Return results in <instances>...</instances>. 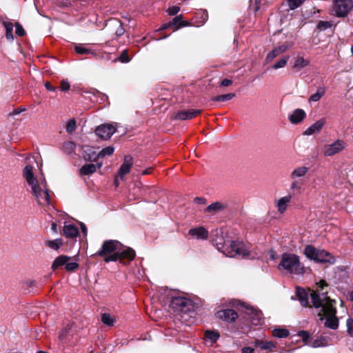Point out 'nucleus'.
<instances>
[{
  "label": "nucleus",
  "instance_id": "nucleus-1",
  "mask_svg": "<svg viewBox=\"0 0 353 353\" xmlns=\"http://www.w3.org/2000/svg\"><path fill=\"white\" fill-rule=\"evenodd\" d=\"M316 285L317 291H312L310 294L313 306L320 309L318 316L321 321L325 319V326L336 330L339 326V320L336 316V301L327 296V292H323L324 288L327 286L325 281L321 280Z\"/></svg>",
  "mask_w": 353,
  "mask_h": 353
},
{
  "label": "nucleus",
  "instance_id": "nucleus-2",
  "mask_svg": "<svg viewBox=\"0 0 353 353\" xmlns=\"http://www.w3.org/2000/svg\"><path fill=\"white\" fill-rule=\"evenodd\" d=\"M41 156H29L27 159L28 164L24 167L22 176L30 188V192L40 205H50L49 190L47 182L43 176H35L33 170L34 165H38Z\"/></svg>",
  "mask_w": 353,
  "mask_h": 353
},
{
  "label": "nucleus",
  "instance_id": "nucleus-3",
  "mask_svg": "<svg viewBox=\"0 0 353 353\" xmlns=\"http://www.w3.org/2000/svg\"><path fill=\"white\" fill-rule=\"evenodd\" d=\"M96 255L103 258L105 262L120 261L123 263L132 261L135 256L133 249L123 245L116 240H107Z\"/></svg>",
  "mask_w": 353,
  "mask_h": 353
},
{
  "label": "nucleus",
  "instance_id": "nucleus-4",
  "mask_svg": "<svg viewBox=\"0 0 353 353\" xmlns=\"http://www.w3.org/2000/svg\"><path fill=\"white\" fill-rule=\"evenodd\" d=\"M279 270H284L288 274L302 275L305 273V267L300 261V257L293 253L285 252L281 256L278 265Z\"/></svg>",
  "mask_w": 353,
  "mask_h": 353
},
{
  "label": "nucleus",
  "instance_id": "nucleus-5",
  "mask_svg": "<svg viewBox=\"0 0 353 353\" xmlns=\"http://www.w3.org/2000/svg\"><path fill=\"white\" fill-rule=\"evenodd\" d=\"M217 248L225 256L229 257H242L246 258L250 256L249 252L241 241H232L230 247L225 248L224 245L219 246L217 244Z\"/></svg>",
  "mask_w": 353,
  "mask_h": 353
},
{
  "label": "nucleus",
  "instance_id": "nucleus-6",
  "mask_svg": "<svg viewBox=\"0 0 353 353\" xmlns=\"http://www.w3.org/2000/svg\"><path fill=\"white\" fill-rule=\"evenodd\" d=\"M304 254L308 259L316 262L330 263L334 262V259L328 252L324 250H318L312 245H307Z\"/></svg>",
  "mask_w": 353,
  "mask_h": 353
},
{
  "label": "nucleus",
  "instance_id": "nucleus-7",
  "mask_svg": "<svg viewBox=\"0 0 353 353\" xmlns=\"http://www.w3.org/2000/svg\"><path fill=\"white\" fill-rule=\"evenodd\" d=\"M230 304L233 307H241L244 308V312L249 316V319L252 323V324L254 325H258L261 323L262 321V313L261 311L257 310L253 308L251 306L246 305L244 303H241L238 300H232L230 302Z\"/></svg>",
  "mask_w": 353,
  "mask_h": 353
},
{
  "label": "nucleus",
  "instance_id": "nucleus-8",
  "mask_svg": "<svg viewBox=\"0 0 353 353\" xmlns=\"http://www.w3.org/2000/svg\"><path fill=\"white\" fill-rule=\"evenodd\" d=\"M170 307L176 312L186 313L193 310L192 301L183 296L173 297L170 302Z\"/></svg>",
  "mask_w": 353,
  "mask_h": 353
},
{
  "label": "nucleus",
  "instance_id": "nucleus-9",
  "mask_svg": "<svg viewBox=\"0 0 353 353\" xmlns=\"http://www.w3.org/2000/svg\"><path fill=\"white\" fill-rule=\"evenodd\" d=\"M352 7V0H335L333 11L337 17H345L348 14Z\"/></svg>",
  "mask_w": 353,
  "mask_h": 353
},
{
  "label": "nucleus",
  "instance_id": "nucleus-10",
  "mask_svg": "<svg viewBox=\"0 0 353 353\" xmlns=\"http://www.w3.org/2000/svg\"><path fill=\"white\" fill-rule=\"evenodd\" d=\"M116 132V127L112 124L105 123L99 125L96 130V134L103 140L109 139Z\"/></svg>",
  "mask_w": 353,
  "mask_h": 353
},
{
  "label": "nucleus",
  "instance_id": "nucleus-11",
  "mask_svg": "<svg viewBox=\"0 0 353 353\" xmlns=\"http://www.w3.org/2000/svg\"><path fill=\"white\" fill-rule=\"evenodd\" d=\"M293 46L292 41H287L281 45H279L269 52L265 57V62L270 63L276 57L284 53L288 50Z\"/></svg>",
  "mask_w": 353,
  "mask_h": 353
},
{
  "label": "nucleus",
  "instance_id": "nucleus-12",
  "mask_svg": "<svg viewBox=\"0 0 353 353\" xmlns=\"http://www.w3.org/2000/svg\"><path fill=\"white\" fill-rule=\"evenodd\" d=\"M132 164L133 159L132 156H125L124 161L119 170L118 175L114 179V183L117 186L119 185V178L123 180V176L130 172Z\"/></svg>",
  "mask_w": 353,
  "mask_h": 353
},
{
  "label": "nucleus",
  "instance_id": "nucleus-13",
  "mask_svg": "<svg viewBox=\"0 0 353 353\" xmlns=\"http://www.w3.org/2000/svg\"><path fill=\"white\" fill-rule=\"evenodd\" d=\"M346 143L341 139H338L334 143L325 145L324 147L325 154H335L342 152L346 147Z\"/></svg>",
  "mask_w": 353,
  "mask_h": 353
},
{
  "label": "nucleus",
  "instance_id": "nucleus-14",
  "mask_svg": "<svg viewBox=\"0 0 353 353\" xmlns=\"http://www.w3.org/2000/svg\"><path fill=\"white\" fill-rule=\"evenodd\" d=\"M216 316L228 323H233L238 318L237 312L232 309L221 310L216 313Z\"/></svg>",
  "mask_w": 353,
  "mask_h": 353
},
{
  "label": "nucleus",
  "instance_id": "nucleus-15",
  "mask_svg": "<svg viewBox=\"0 0 353 353\" xmlns=\"http://www.w3.org/2000/svg\"><path fill=\"white\" fill-rule=\"evenodd\" d=\"M326 123L325 118H321L307 128L303 133V135L310 136L321 132Z\"/></svg>",
  "mask_w": 353,
  "mask_h": 353
},
{
  "label": "nucleus",
  "instance_id": "nucleus-16",
  "mask_svg": "<svg viewBox=\"0 0 353 353\" xmlns=\"http://www.w3.org/2000/svg\"><path fill=\"white\" fill-rule=\"evenodd\" d=\"M306 118V113L303 109L294 110L288 117L292 124H299Z\"/></svg>",
  "mask_w": 353,
  "mask_h": 353
},
{
  "label": "nucleus",
  "instance_id": "nucleus-17",
  "mask_svg": "<svg viewBox=\"0 0 353 353\" xmlns=\"http://www.w3.org/2000/svg\"><path fill=\"white\" fill-rule=\"evenodd\" d=\"M73 325H68L67 326L64 327L61 332L59 333V339L62 343H67L70 342V336L73 335V333L74 330L72 329Z\"/></svg>",
  "mask_w": 353,
  "mask_h": 353
},
{
  "label": "nucleus",
  "instance_id": "nucleus-18",
  "mask_svg": "<svg viewBox=\"0 0 353 353\" xmlns=\"http://www.w3.org/2000/svg\"><path fill=\"white\" fill-rule=\"evenodd\" d=\"M291 200H292V195L288 194L285 196L280 198L276 201L277 210L280 214H283L285 212Z\"/></svg>",
  "mask_w": 353,
  "mask_h": 353
},
{
  "label": "nucleus",
  "instance_id": "nucleus-19",
  "mask_svg": "<svg viewBox=\"0 0 353 353\" xmlns=\"http://www.w3.org/2000/svg\"><path fill=\"white\" fill-rule=\"evenodd\" d=\"M189 234L201 240L207 239L208 236V232L203 227L190 229L189 230Z\"/></svg>",
  "mask_w": 353,
  "mask_h": 353
},
{
  "label": "nucleus",
  "instance_id": "nucleus-20",
  "mask_svg": "<svg viewBox=\"0 0 353 353\" xmlns=\"http://www.w3.org/2000/svg\"><path fill=\"white\" fill-rule=\"evenodd\" d=\"M200 112L201 110H183L176 114V118L181 120L191 119L200 114Z\"/></svg>",
  "mask_w": 353,
  "mask_h": 353
},
{
  "label": "nucleus",
  "instance_id": "nucleus-21",
  "mask_svg": "<svg viewBox=\"0 0 353 353\" xmlns=\"http://www.w3.org/2000/svg\"><path fill=\"white\" fill-rule=\"evenodd\" d=\"M307 344L312 347L316 348L327 346L328 345V341L325 336H320L316 339H312Z\"/></svg>",
  "mask_w": 353,
  "mask_h": 353
},
{
  "label": "nucleus",
  "instance_id": "nucleus-22",
  "mask_svg": "<svg viewBox=\"0 0 353 353\" xmlns=\"http://www.w3.org/2000/svg\"><path fill=\"white\" fill-rule=\"evenodd\" d=\"M102 165V163H98L97 165L93 163L85 164L80 169V174L81 175H89L94 173L97 168H100Z\"/></svg>",
  "mask_w": 353,
  "mask_h": 353
},
{
  "label": "nucleus",
  "instance_id": "nucleus-23",
  "mask_svg": "<svg viewBox=\"0 0 353 353\" xmlns=\"http://www.w3.org/2000/svg\"><path fill=\"white\" fill-rule=\"evenodd\" d=\"M63 230V234L68 238H75L79 234L77 228L72 224L65 225Z\"/></svg>",
  "mask_w": 353,
  "mask_h": 353
},
{
  "label": "nucleus",
  "instance_id": "nucleus-24",
  "mask_svg": "<svg viewBox=\"0 0 353 353\" xmlns=\"http://www.w3.org/2000/svg\"><path fill=\"white\" fill-rule=\"evenodd\" d=\"M296 296L298 297V299L299 300L301 304L303 307H306L308 305V304H309L308 296H307L306 291L304 289L301 288H297L296 290Z\"/></svg>",
  "mask_w": 353,
  "mask_h": 353
},
{
  "label": "nucleus",
  "instance_id": "nucleus-25",
  "mask_svg": "<svg viewBox=\"0 0 353 353\" xmlns=\"http://www.w3.org/2000/svg\"><path fill=\"white\" fill-rule=\"evenodd\" d=\"M69 260H70V257L65 255H61L57 257L52 264V269L54 270L63 265L65 267L66 262H68Z\"/></svg>",
  "mask_w": 353,
  "mask_h": 353
},
{
  "label": "nucleus",
  "instance_id": "nucleus-26",
  "mask_svg": "<svg viewBox=\"0 0 353 353\" xmlns=\"http://www.w3.org/2000/svg\"><path fill=\"white\" fill-rule=\"evenodd\" d=\"M310 63V61L308 59H305L303 57L298 55L294 59L293 68L300 70L307 66Z\"/></svg>",
  "mask_w": 353,
  "mask_h": 353
},
{
  "label": "nucleus",
  "instance_id": "nucleus-27",
  "mask_svg": "<svg viewBox=\"0 0 353 353\" xmlns=\"http://www.w3.org/2000/svg\"><path fill=\"white\" fill-rule=\"evenodd\" d=\"M111 27L114 30V34L117 37H120L124 34V29L122 26V23L119 20H112L110 22Z\"/></svg>",
  "mask_w": 353,
  "mask_h": 353
},
{
  "label": "nucleus",
  "instance_id": "nucleus-28",
  "mask_svg": "<svg viewBox=\"0 0 353 353\" xmlns=\"http://www.w3.org/2000/svg\"><path fill=\"white\" fill-rule=\"evenodd\" d=\"M325 89L324 87H319L315 93L312 94L310 99V102H316L325 94Z\"/></svg>",
  "mask_w": 353,
  "mask_h": 353
},
{
  "label": "nucleus",
  "instance_id": "nucleus-29",
  "mask_svg": "<svg viewBox=\"0 0 353 353\" xmlns=\"http://www.w3.org/2000/svg\"><path fill=\"white\" fill-rule=\"evenodd\" d=\"M3 26L6 28V37L8 40H13L14 37L12 34L13 24L10 21H3Z\"/></svg>",
  "mask_w": 353,
  "mask_h": 353
},
{
  "label": "nucleus",
  "instance_id": "nucleus-30",
  "mask_svg": "<svg viewBox=\"0 0 353 353\" xmlns=\"http://www.w3.org/2000/svg\"><path fill=\"white\" fill-rule=\"evenodd\" d=\"M63 242L61 239H57L52 241H47L46 242V245L54 250H59Z\"/></svg>",
  "mask_w": 353,
  "mask_h": 353
},
{
  "label": "nucleus",
  "instance_id": "nucleus-31",
  "mask_svg": "<svg viewBox=\"0 0 353 353\" xmlns=\"http://www.w3.org/2000/svg\"><path fill=\"white\" fill-rule=\"evenodd\" d=\"M274 336L277 338H285L289 335V331L284 328H274L272 331Z\"/></svg>",
  "mask_w": 353,
  "mask_h": 353
},
{
  "label": "nucleus",
  "instance_id": "nucleus-32",
  "mask_svg": "<svg viewBox=\"0 0 353 353\" xmlns=\"http://www.w3.org/2000/svg\"><path fill=\"white\" fill-rule=\"evenodd\" d=\"M308 171V168L302 166L296 168L293 170L291 174V176L293 178L303 176Z\"/></svg>",
  "mask_w": 353,
  "mask_h": 353
},
{
  "label": "nucleus",
  "instance_id": "nucleus-33",
  "mask_svg": "<svg viewBox=\"0 0 353 353\" xmlns=\"http://www.w3.org/2000/svg\"><path fill=\"white\" fill-rule=\"evenodd\" d=\"M290 59V57L289 56H284L282 58H281L280 59H279L272 66V68L274 69V70H278V69H280V68H284L288 60Z\"/></svg>",
  "mask_w": 353,
  "mask_h": 353
},
{
  "label": "nucleus",
  "instance_id": "nucleus-34",
  "mask_svg": "<svg viewBox=\"0 0 353 353\" xmlns=\"http://www.w3.org/2000/svg\"><path fill=\"white\" fill-rule=\"evenodd\" d=\"M66 132L69 134H72L77 129V123L74 119L68 121L65 126Z\"/></svg>",
  "mask_w": 353,
  "mask_h": 353
},
{
  "label": "nucleus",
  "instance_id": "nucleus-35",
  "mask_svg": "<svg viewBox=\"0 0 353 353\" xmlns=\"http://www.w3.org/2000/svg\"><path fill=\"white\" fill-rule=\"evenodd\" d=\"M76 144L72 141H68L63 144V150L64 152L70 154L75 152Z\"/></svg>",
  "mask_w": 353,
  "mask_h": 353
},
{
  "label": "nucleus",
  "instance_id": "nucleus-36",
  "mask_svg": "<svg viewBox=\"0 0 353 353\" xmlns=\"http://www.w3.org/2000/svg\"><path fill=\"white\" fill-rule=\"evenodd\" d=\"M75 52L79 54H92L91 50L84 47L82 44H77L74 47Z\"/></svg>",
  "mask_w": 353,
  "mask_h": 353
},
{
  "label": "nucleus",
  "instance_id": "nucleus-37",
  "mask_svg": "<svg viewBox=\"0 0 353 353\" xmlns=\"http://www.w3.org/2000/svg\"><path fill=\"white\" fill-rule=\"evenodd\" d=\"M234 97H235L234 94L229 93V94H222V95H219V96L214 97L212 98V100L215 101H225L231 100Z\"/></svg>",
  "mask_w": 353,
  "mask_h": 353
},
{
  "label": "nucleus",
  "instance_id": "nucleus-38",
  "mask_svg": "<svg viewBox=\"0 0 353 353\" xmlns=\"http://www.w3.org/2000/svg\"><path fill=\"white\" fill-rule=\"evenodd\" d=\"M205 338L212 343L216 342L219 338V334L217 332L208 330L205 332Z\"/></svg>",
  "mask_w": 353,
  "mask_h": 353
},
{
  "label": "nucleus",
  "instance_id": "nucleus-39",
  "mask_svg": "<svg viewBox=\"0 0 353 353\" xmlns=\"http://www.w3.org/2000/svg\"><path fill=\"white\" fill-rule=\"evenodd\" d=\"M172 26H177L178 27L176 28L177 30L180 27H183L186 26V23L183 21H182V15H178L175 17L172 21H171Z\"/></svg>",
  "mask_w": 353,
  "mask_h": 353
},
{
  "label": "nucleus",
  "instance_id": "nucleus-40",
  "mask_svg": "<svg viewBox=\"0 0 353 353\" xmlns=\"http://www.w3.org/2000/svg\"><path fill=\"white\" fill-rule=\"evenodd\" d=\"M101 321L108 326L113 325L114 323V319L112 318V316L109 314H103L101 316Z\"/></svg>",
  "mask_w": 353,
  "mask_h": 353
},
{
  "label": "nucleus",
  "instance_id": "nucleus-41",
  "mask_svg": "<svg viewBox=\"0 0 353 353\" xmlns=\"http://www.w3.org/2000/svg\"><path fill=\"white\" fill-rule=\"evenodd\" d=\"M222 208H223V206H222L221 203H220L219 202H215V203L210 204L207 208V211L208 212H217V211L220 210Z\"/></svg>",
  "mask_w": 353,
  "mask_h": 353
},
{
  "label": "nucleus",
  "instance_id": "nucleus-42",
  "mask_svg": "<svg viewBox=\"0 0 353 353\" xmlns=\"http://www.w3.org/2000/svg\"><path fill=\"white\" fill-rule=\"evenodd\" d=\"M288 6L290 10H294L300 6L302 3L301 0H286Z\"/></svg>",
  "mask_w": 353,
  "mask_h": 353
},
{
  "label": "nucleus",
  "instance_id": "nucleus-43",
  "mask_svg": "<svg viewBox=\"0 0 353 353\" xmlns=\"http://www.w3.org/2000/svg\"><path fill=\"white\" fill-rule=\"evenodd\" d=\"M79 267V265L75 261H70V260L66 262L64 269L68 272H72Z\"/></svg>",
  "mask_w": 353,
  "mask_h": 353
},
{
  "label": "nucleus",
  "instance_id": "nucleus-44",
  "mask_svg": "<svg viewBox=\"0 0 353 353\" xmlns=\"http://www.w3.org/2000/svg\"><path fill=\"white\" fill-rule=\"evenodd\" d=\"M302 185V182L299 181H294L290 185V189L293 190L295 193H299L301 192Z\"/></svg>",
  "mask_w": 353,
  "mask_h": 353
},
{
  "label": "nucleus",
  "instance_id": "nucleus-45",
  "mask_svg": "<svg viewBox=\"0 0 353 353\" xmlns=\"http://www.w3.org/2000/svg\"><path fill=\"white\" fill-rule=\"evenodd\" d=\"M331 27V23L327 21H321L317 26V28L319 30H325Z\"/></svg>",
  "mask_w": 353,
  "mask_h": 353
},
{
  "label": "nucleus",
  "instance_id": "nucleus-46",
  "mask_svg": "<svg viewBox=\"0 0 353 353\" xmlns=\"http://www.w3.org/2000/svg\"><path fill=\"white\" fill-rule=\"evenodd\" d=\"M118 60L122 63H128L130 61V58L128 57V53L126 50H123L119 57L118 58Z\"/></svg>",
  "mask_w": 353,
  "mask_h": 353
},
{
  "label": "nucleus",
  "instance_id": "nucleus-47",
  "mask_svg": "<svg viewBox=\"0 0 353 353\" xmlns=\"http://www.w3.org/2000/svg\"><path fill=\"white\" fill-rule=\"evenodd\" d=\"M70 85L68 80L63 79L61 81L60 89L61 91H63V92L68 91L70 90Z\"/></svg>",
  "mask_w": 353,
  "mask_h": 353
},
{
  "label": "nucleus",
  "instance_id": "nucleus-48",
  "mask_svg": "<svg viewBox=\"0 0 353 353\" xmlns=\"http://www.w3.org/2000/svg\"><path fill=\"white\" fill-rule=\"evenodd\" d=\"M114 149L112 146H108L101 150L98 154H112Z\"/></svg>",
  "mask_w": 353,
  "mask_h": 353
},
{
  "label": "nucleus",
  "instance_id": "nucleus-49",
  "mask_svg": "<svg viewBox=\"0 0 353 353\" xmlns=\"http://www.w3.org/2000/svg\"><path fill=\"white\" fill-rule=\"evenodd\" d=\"M275 347V345L272 341H265L263 343L261 349L270 350Z\"/></svg>",
  "mask_w": 353,
  "mask_h": 353
},
{
  "label": "nucleus",
  "instance_id": "nucleus-50",
  "mask_svg": "<svg viewBox=\"0 0 353 353\" xmlns=\"http://www.w3.org/2000/svg\"><path fill=\"white\" fill-rule=\"evenodd\" d=\"M15 28H16V34L18 36L21 37V36H23L25 34L24 29L23 28V27L19 23H17L15 24Z\"/></svg>",
  "mask_w": 353,
  "mask_h": 353
},
{
  "label": "nucleus",
  "instance_id": "nucleus-51",
  "mask_svg": "<svg viewBox=\"0 0 353 353\" xmlns=\"http://www.w3.org/2000/svg\"><path fill=\"white\" fill-rule=\"evenodd\" d=\"M347 332L351 335H353V319H348L347 320Z\"/></svg>",
  "mask_w": 353,
  "mask_h": 353
},
{
  "label": "nucleus",
  "instance_id": "nucleus-52",
  "mask_svg": "<svg viewBox=\"0 0 353 353\" xmlns=\"http://www.w3.org/2000/svg\"><path fill=\"white\" fill-rule=\"evenodd\" d=\"M180 10V8L179 6H172L168 8V12L170 15H175Z\"/></svg>",
  "mask_w": 353,
  "mask_h": 353
},
{
  "label": "nucleus",
  "instance_id": "nucleus-53",
  "mask_svg": "<svg viewBox=\"0 0 353 353\" xmlns=\"http://www.w3.org/2000/svg\"><path fill=\"white\" fill-rule=\"evenodd\" d=\"M298 335L302 338L304 342L307 341L310 338V334L306 331H301L299 332Z\"/></svg>",
  "mask_w": 353,
  "mask_h": 353
},
{
  "label": "nucleus",
  "instance_id": "nucleus-54",
  "mask_svg": "<svg viewBox=\"0 0 353 353\" xmlns=\"http://www.w3.org/2000/svg\"><path fill=\"white\" fill-rule=\"evenodd\" d=\"M232 83V81L230 79H225L221 81V85L226 87L229 86Z\"/></svg>",
  "mask_w": 353,
  "mask_h": 353
},
{
  "label": "nucleus",
  "instance_id": "nucleus-55",
  "mask_svg": "<svg viewBox=\"0 0 353 353\" xmlns=\"http://www.w3.org/2000/svg\"><path fill=\"white\" fill-rule=\"evenodd\" d=\"M254 348L250 347H245L242 349V353H254Z\"/></svg>",
  "mask_w": 353,
  "mask_h": 353
},
{
  "label": "nucleus",
  "instance_id": "nucleus-56",
  "mask_svg": "<svg viewBox=\"0 0 353 353\" xmlns=\"http://www.w3.org/2000/svg\"><path fill=\"white\" fill-rule=\"evenodd\" d=\"M45 87L49 91L54 92L56 90V88L51 85V84L49 82L45 83Z\"/></svg>",
  "mask_w": 353,
  "mask_h": 353
},
{
  "label": "nucleus",
  "instance_id": "nucleus-57",
  "mask_svg": "<svg viewBox=\"0 0 353 353\" xmlns=\"http://www.w3.org/2000/svg\"><path fill=\"white\" fill-rule=\"evenodd\" d=\"M264 341L261 340H256L254 342V347H260L261 349V346H263Z\"/></svg>",
  "mask_w": 353,
  "mask_h": 353
},
{
  "label": "nucleus",
  "instance_id": "nucleus-58",
  "mask_svg": "<svg viewBox=\"0 0 353 353\" xmlns=\"http://www.w3.org/2000/svg\"><path fill=\"white\" fill-rule=\"evenodd\" d=\"M194 201L197 203L198 204H203L205 202V199L202 197H196L194 199Z\"/></svg>",
  "mask_w": 353,
  "mask_h": 353
},
{
  "label": "nucleus",
  "instance_id": "nucleus-59",
  "mask_svg": "<svg viewBox=\"0 0 353 353\" xmlns=\"http://www.w3.org/2000/svg\"><path fill=\"white\" fill-rule=\"evenodd\" d=\"M80 226H81V230L82 232L83 233V234L87 235V228H86L85 225L83 223H81Z\"/></svg>",
  "mask_w": 353,
  "mask_h": 353
},
{
  "label": "nucleus",
  "instance_id": "nucleus-60",
  "mask_svg": "<svg viewBox=\"0 0 353 353\" xmlns=\"http://www.w3.org/2000/svg\"><path fill=\"white\" fill-rule=\"evenodd\" d=\"M171 26H172L171 22H168V23H167L163 24V25L160 28V30H163L167 29V28H170V27H171Z\"/></svg>",
  "mask_w": 353,
  "mask_h": 353
},
{
  "label": "nucleus",
  "instance_id": "nucleus-61",
  "mask_svg": "<svg viewBox=\"0 0 353 353\" xmlns=\"http://www.w3.org/2000/svg\"><path fill=\"white\" fill-rule=\"evenodd\" d=\"M270 259L272 261L276 259V252L274 250L270 251Z\"/></svg>",
  "mask_w": 353,
  "mask_h": 353
},
{
  "label": "nucleus",
  "instance_id": "nucleus-62",
  "mask_svg": "<svg viewBox=\"0 0 353 353\" xmlns=\"http://www.w3.org/2000/svg\"><path fill=\"white\" fill-rule=\"evenodd\" d=\"M26 110V108H19L18 109L15 110H14V114H20L21 112H23Z\"/></svg>",
  "mask_w": 353,
  "mask_h": 353
},
{
  "label": "nucleus",
  "instance_id": "nucleus-63",
  "mask_svg": "<svg viewBox=\"0 0 353 353\" xmlns=\"http://www.w3.org/2000/svg\"><path fill=\"white\" fill-rule=\"evenodd\" d=\"M51 229L54 232H57V224L55 223H52L51 225Z\"/></svg>",
  "mask_w": 353,
  "mask_h": 353
},
{
  "label": "nucleus",
  "instance_id": "nucleus-64",
  "mask_svg": "<svg viewBox=\"0 0 353 353\" xmlns=\"http://www.w3.org/2000/svg\"><path fill=\"white\" fill-rule=\"evenodd\" d=\"M292 352V350H281L279 352V353H291Z\"/></svg>",
  "mask_w": 353,
  "mask_h": 353
}]
</instances>
